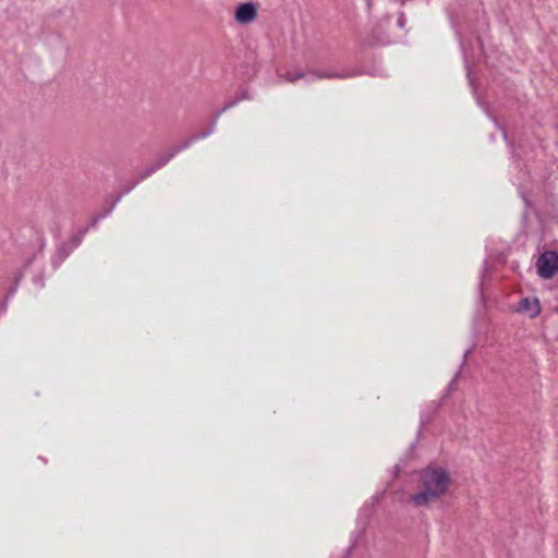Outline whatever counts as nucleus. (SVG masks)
<instances>
[{"instance_id":"obj_1","label":"nucleus","mask_w":558,"mask_h":558,"mask_svg":"<svg viewBox=\"0 0 558 558\" xmlns=\"http://www.w3.org/2000/svg\"><path fill=\"white\" fill-rule=\"evenodd\" d=\"M421 490L411 496L412 502L417 507L428 506L440 499L451 484L447 470L439 466H428L420 475Z\"/></svg>"},{"instance_id":"obj_2","label":"nucleus","mask_w":558,"mask_h":558,"mask_svg":"<svg viewBox=\"0 0 558 558\" xmlns=\"http://www.w3.org/2000/svg\"><path fill=\"white\" fill-rule=\"evenodd\" d=\"M537 271L542 278L549 279L558 272V253L547 251L543 253L537 262Z\"/></svg>"},{"instance_id":"obj_3","label":"nucleus","mask_w":558,"mask_h":558,"mask_svg":"<svg viewBox=\"0 0 558 558\" xmlns=\"http://www.w3.org/2000/svg\"><path fill=\"white\" fill-rule=\"evenodd\" d=\"M257 16V7L252 2L241 3L234 14V19L240 24H248Z\"/></svg>"},{"instance_id":"obj_4","label":"nucleus","mask_w":558,"mask_h":558,"mask_svg":"<svg viewBox=\"0 0 558 558\" xmlns=\"http://www.w3.org/2000/svg\"><path fill=\"white\" fill-rule=\"evenodd\" d=\"M186 147H183V144L173 148L170 153L166 154V155H161L159 156L155 161L154 163L147 169L146 173L144 177H148L150 175L151 173H154L155 171L159 170L160 168H162L165 165H167L169 162V160H171L179 151H181L182 149H185Z\"/></svg>"},{"instance_id":"obj_5","label":"nucleus","mask_w":558,"mask_h":558,"mask_svg":"<svg viewBox=\"0 0 558 558\" xmlns=\"http://www.w3.org/2000/svg\"><path fill=\"white\" fill-rule=\"evenodd\" d=\"M186 147H183V144L173 148L170 153L166 154V155H161L159 156L155 161L154 163L147 169L146 173L144 177H148L150 175L151 173H154L155 171L159 170L160 168H162L165 165H167L169 162V160H171L179 151H181L182 149H185Z\"/></svg>"},{"instance_id":"obj_6","label":"nucleus","mask_w":558,"mask_h":558,"mask_svg":"<svg viewBox=\"0 0 558 558\" xmlns=\"http://www.w3.org/2000/svg\"><path fill=\"white\" fill-rule=\"evenodd\" d=\"M518 311L529 313L532 318L536 317L541 312L538 300H530L529 298L522 299L519 303Z\"/></svg>"},{"instance_id":"obj_7","label":"nucleus","mask_w":558,"mask_h":558,"mask_svg":"<svg viewBox=\"0 0 558 558\" xmlns=\"http://www.w3.org/2000/svg\"><path fill=\"white\" fill-rule=\"evenodd\" d=\"M279 76L289 83H294L298 80L305 77V72L302 70L279 72Z\"/></svg>"},{"instance_id":"obj_8","label":"nucleus","mask_w":558,"mask_h":558,"mask_svg":"<svg viewBox=\"0 0 558 558\" xmlns=\"http://www.w3.org/2000/svg\"><path fill=\"white\" fill-rule=\"evenodd\" d=\"M215 125H216V120H214L210 124V126L208 128V130H205L204 132H201V133H197V134H194L191 138L186 140L184 143H183V147H189L193 142L197 141V140H201V138H205L207 137L208 135H210L214 130H215Z\"/></svg>"},{"instance_id":"obj_9","label":"nucleus","mask_w":558,"mask_h":558,"mask_svg":"<svg viewBox=\"0 0 558 558\" xmlns=\"http://www.w3.org/2000/svg\"><path fill=\"white\" fill-rule=\"evenodd\" d=\"M311 74L313 75V77L315 80L343 77L342 75H339L336 73H327V72H318V71H313V72H311Z\"/></svg>"},{"instance_id":"obj_10","label":"nucleus","mask_w":558,"mask_h":558,"mask_svg":"<svg viewBox=\"0 0 558 558\" xmlns=\"http://www.w3.org/2000/svg\"><path fill=\"white\" fill-rule=\"evenodd\" d=\"M239 101V99H235V100H231V101H228L223 105V107L221 108V110L218 112L217 114V118L225 111L229 110L230 108H232L233 106L236 105V102Z\"/></svg>"},{"instance_id":"obj_11","label":"nucleus","mask_w":558,"mask_h":558,"mask_svg":"<svg viewBox=\"0 0 558 558\" xmlns=\"http://www.w3.org/2000/svg\"><path fill=\"white\" fill-rule=\"evenodd\" d=\"M398 24H399L401 27H403V25H404V14H401V15L399 16V19H398Z\"/></svg>"}]
</instances>
